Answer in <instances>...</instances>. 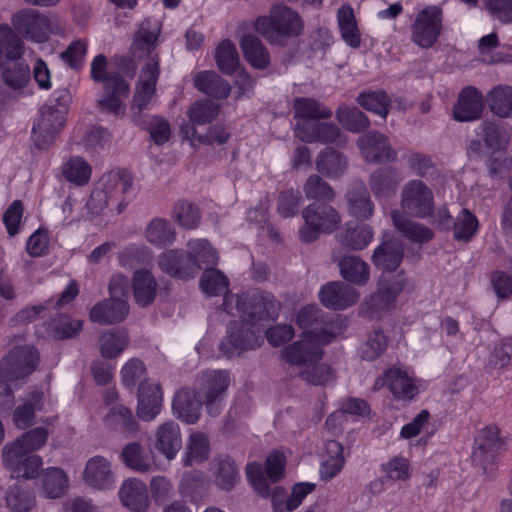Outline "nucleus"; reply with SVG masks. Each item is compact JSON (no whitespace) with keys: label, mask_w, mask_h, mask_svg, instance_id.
I'll use <instances>...</instances> for the list:
<instances>
[{"label":"nucleus","mask_w":512,"mask_h":512,"mask_svg":"<svg viewBox=\"0 0 512 512\" xmlns=\"http://www.w3.org/2000/svg\"><path fill=\"white\" fill-rule=\"evenodd\" d=\"M223 308L227 314L240 318L227 325L219 346L227 357H233L261 346L264 322L277 318L280 303L268 292H242L226 295Z\"/></svg>","instance_id":"f257e3e1"},{"label":"nucleus","mask_w":512,"mask_h":512,"mask_svg":"<svg viewBox=\"0 0 512 512\" xmlns=\"http://www.w3.org/2000/svg\"><path fill=\"white\" fill-rule=\"evenodd\" d=\"M317 338L303 336L300 340L285 346L281 358L288 365L297 369V375L312 385H325L333 378L330 366L321 362L324 351Z\"/></svg>","instance_id":"f03ea898"},{"label":"nucleus","mask_w":512,"mask_h":512,"mask_svg":"<svg viewBox=\"0 0 512 512\" xmlns=\"http://www.w3.org/2000/svg\"><path fill=\"white\" fill-rule=\"evenodd\" d=\"M23 43L11 27L0 24V67L4 84L22 90L30 80V68L22 58Z\"/></svg>","instance_id":"7ed1b4c3"},{"label":"nucleus","mask_w":512,"mask_h":512,"mask_svg":"<svg viewBox=\"0 0 512 512\" xmlns=\"http://www.w3.org/2000/svg\"><path fill=\"white\" fill-rule=\"evenodd\" d=\"M256 31L271 43H280L285 38L296 37L303 30L299 14L285 5H275L268 16L258 17Z\"/></svg>","instance_id":"20e7f679"},{"label":"nucleus","mask_w":512,"mask_h":512,"mask_svg":"<svg viewBox=\"0 0 512 512\" xmlns=\"http://www.w3.org/2000/svg\"><path fill=\"white\" fill-rule=\"evenodd\" d=\"M100 189L91 194V202L98 201L100 207L108 204V199L119 200L117 210L124 211L133 195V177L124 169L104 174L99 181Z\"/></svg>","instance_id":"39448f33"},{"label":"nucleus","mask_w":512,"mask_h":512,"mask_svg":"<svg viewBox=\"0 0 512 512\" xmlns=\"http://www.w3.org/2000/svg\"><path fill=\"white\" fill-rule=\"evenodd\" d=\"M304 225L299 229L301 241H315L321 233H332L341 223L339 213L325 203H312L302 212Z\"/></svg>","instance_id":"423d86ee"},{"label":"nucleus","mask_w":512,"mask_h":512,"mask_svg":"<svg viewBox=\"0 0 512 512\" xmlns=\"http://www.w3.org/2000/svg\"><path fill=\"white\" fill-rule=\"evenodd\" d=\"M197 380L207 413L212 417L218 416L225 406V396L231 382L229 372L205 370L198 374Z\"/></svg>","instance_id":"0eeeda50"},{"label":"nucleus","mask_w":512,"mask_h":512,"mask_svg":"<svg viewBox=\"0 0 512 512\" xmlns=\"http://www.w3.org/2000/svg\"><path fill=\"white\" fill-rule=\"evenodd\" d=\"M400 205L402 213L416 218L432 216L434 194L423 181L413 179L408 181L401 190Z\"/></svg>","instance_id":"6e6552de"},{"label":"nucleus","mask_w":512,"mask_h":512,"mask_svg":"<svg viewBox=\"0 0 512 512\" xmlns=\"http://www.w3.org/2000/svg\"><path fill=\"white\" fill-rule=\"evenodd\" d=\"M476 134L477 138L471 140L467 148V154L471 158L484 157L487 152L506 150L511 139L508 130L491 121H483Z\"/></svg>","instance_id":"1a4fd4ad"},{"label":"nucleus","mask_w":512,"mask_h":512,"mask_svg":"<svg viewBox=\"0 0 512 512\" xmlns=\"http://www.w3.org/2000/svg\"><path fill=\"white\" fill-rule=\"evenodd\" d=\"M55 18L41 14L33 8L19 10L12 16V25L28 39L44 43L53 30Z\"/></svg>","instance_id":"9d476101"},{"label":"nucleus","mask_w":512,"mask_h":512,"mask_svg":"<svg viewBox=\"0 0 512 512\" xmlns=\"http://www.w3.org/2000/svg\"><path fill=\"white\" fill-rule=\"evenodd\" d=\"M442 31V11L428 7L420 11L411 25V41L417 46L428 49L438 40Z\"/></svg>","instance_id":"9b49d317"},{"label":"nucleus","mask_w":512,"mask_h":512,"mask_svg":"<svg viewBox=\"0 0 512 512\" xmlns=\"http://www.w3.org/2000/svg\"><path fill=\"white\" fill-rule=\"evenodd\" d=\"M38 361L39 354L33 346H17L1 361L0 372L9 381L23 379L34 372Z\"/></svg>","instance_id":"f8f14e48"},{"label":"nucleus","mask_w":512,"mask_h":512,"mask_svg":"<svg viewBox=\"0 0 512 512\" xmlns=\"http://www.w3.org/2000/svg\"><path fill=\"white\" fill-rule=\"evenodd\" d=\"M296 323L304 329L303 336L317 338L322 343H331L335 336L329 318L315 305H308L300 309Z\"/></svg>","instance_id":"ddd939ff"},{"label":"nucleus","mask_w":512,"mask_h":512,"mask_svg":"<svg viewBox=\"0 0 512 512\" xmlns=\"http://www.w3.org/2000/svg\"><path fill=\"white\" fill-rule=\"evenodd\" d=\"M1 459L4 468L10 473L12 478L16 479H35L43 465L41 456L32 453H22L7 447L2 448Z\"/></svg>","instance_id":"4468645a"},{"label":"nucleus","mask_w":512,"mask_h":512,"mask_svg":"<svg viewBox=\"0 0 512 512\" xmlns=\"http://www.w3.org/2000/svg\"><path fill=\"white\" fill-rule=\"evenodd\" d=\"M66 116L63 110L55 112L53 106H43L32 128V140L35 145L43 149L53 142L63 128Z\"/></svg>","instance_id":"2eb2a0df"},{"label":"nucleus","mask_w":512,"mask_h":512,"mask_svg":"<svg viewBox=\"0 0 512 512\" xmlns=\"http://www.w3.org/2000/svg\"><path fill=\"white\" fill-rule=\"evenodd\" d=\"M357 146L364 159L369 162H394L397 159V152L391 147L388 138L377 131L360 136Z\"/></svg>","instance_id":"dca6fc26"},{"label":"nucleus","mask_w":512,"mask_h":512,"mask_svg":"<svg viewBox=\"0 0 512 512\" xmlns=\"http://www.w3.org/2000/svg\"><path fill=\"white\" fill-rule=\"evenodd\" d=\"M503 446L504 442L499 435V429L496 426L485 427L475 438L472 460L476 465L485 468L495 459Z\"/></svg>","instance_id":"f3484780"},{"label":"nucleus","mask_w":512,"mask_h":512,"mask_svg":"<svg viewBox=\"0 0 512 512\" xmlns=\"http://www.w3.org/2000/svg\"><path fill=\"white\" fill-rule=\"evenodd\" d=\"M484 109L483 94L475 87L461 90L453 107V117L459 122H470L481 117Z\"/></svg>","instance_id":"a211bd4d"},{"label":"nucleus","mask_w":512,"mask_h":512,"mask_svg":"<svg viewBox=\"0 0 512 512\" xmlns=\"http://www.w3.org/2000/svg\"><path fill=\"white\" fill-rule=\"evenodd\" d=\"M218 253L206 239H194L187 243L186 261L190 278L194 277L198 272L205 268H212L218 263Z\"/></svg>","instance_id":"6ab92c4d"},{"label":"nucleus","mask_w":512,"mask_h":512,"mask_svg":"<svg viewBox=\"0 0 512 512\" xmlns=\"http://www.w3.org/2000/svg\"><path fill=\"white\" fill-rule=\"evenodd\" d=\"M321 303L333 310H344L355 304L359 298L357 291L340 281L330 282L319 291Z\"/></svg>","instance_id":"aec40b11"},{"label":"nucleus","mask_w":512,"mask_h":512,"mask_svg":"<svg viewBox=\"0 0 512 512\" xmlns=\"http://www.w3.org/2000/svg\"><path fill=\"white\" fill-rule=\"evenodd\" d=\"M332 260L337 263L340 275L348 282L363 286L370 277V267L359 256L342 255L339 249L332 251Z\"/></svg>","instance_id":"412c9836"},{"label":"nucleus","mask_w":512,"mask_h":512,"mask_svg":"<svg viewBox=\"0 0 512 512\" xmlns=\"http://www.w3.org/2000/svg\"><path fill=\"white\" fill-rule=\"evenodd\" d=\"M404 286L405 278L402 275L382 274L378 282V290L371 296V308L376 311L390 308Z\"/></svg>","instance_id":"4be33fe9"},{"label":"nucleus","mask_w":512,"mask_h":512,"mask_svg":"<svg viewBox=\"0 0 512 512\" xmlns=\"http://www.w3.org/2000/svg\"><path fill=\"white\" fill-rule=\"evenodd\" d=\"M162 392L157 383L145 380L138 389L137 416L145 422L154 420L160 413Z\"/></svg>","instance_id":"5701e85b"},{"label":"nucleus","mask_w":512,"mask_h":512,"mask_svg":"<svg viewBox=\"0 0 512 512\" xmlns=\"http://www.w3.org/2000/svg\"><path fill=\"white\" fill-rule=\"evenodd\" d=\"M83 478L87 485L99 490L109 489L115 483L111 462L100 455L93 456L87 461Z\"/></svg>","instance_id":"b1692460"},{"label":"nucleus","mask_w":512,"mask_h":512,"mask_svg":"<svg viewBox=\"0 0 512 512\" xmlns=\"http://www.w3.org/2000/svg\"><path fill=\"white\" fill-rule=\"evenodd\" d=\"M121 504L131 512H146L150 500L146 485L137 478L123 481L118 491Z\"/></svg>","instance_id":"393cba45"},{"label":"nucleus","mask_w":512,"mask_h":512,"mask_svg":"<svg viewBox=\"0 0 512 512\" xmlns=\"http://www.w3.org/2000/svg\"><path fill=\"white\" fill-rule=\"evenodd\" d=\"M385 383H387L394 397L398 399H412L419 392L414 379L407 371L398 367L387 370L383 379L376 380L375 387L378 388Z\"/></svg>","instance_id":"a878e982"},{"label":"nucleus","mask_w":512,"mask_h":512,"mask_svg":"<svg viewBox=\"0 0 512 512\" xmlns=\"http://www.w3.org/2000/svg\"><path fill=\"white\" fill-rule=\"evenodd\" d=\"M154 438L155 448L167 460L174 459L182 447L180 427L174 421H166L159 425L154 432Z\"/></svg>","instance_id":"bb28decb"},{"label":"nucleus","mask_w":512,"mask_h":512,"mask_svg":"<svg viewBox=\"0 0 512 512\" xmlns=\"http://www.w3.org/2000/svg\"><path fill=\"white\" fill-rule=\"evenodd\" d=\"M129 94V84L125 79H114L103 88V94L97 100V105L103 111L116 116L123 115L125 104L123 99Z\"/></svg>","instance_id":"cd10ccee"},{"label":"nucleus","mask_w":512,"mask_h":512,"mask_svg":"<svg viewBox=\"0 0 512 512\" xmlns=\"http://www.w3.org/2000/svg\"><path fill=\"white\" fill-rule=\"evenodd\" d=\"M129 313L125 298H110L96 304L90 311V319L102 325L123 321Z\"/></svg>","instance_id":"c85d7f7f"},{"label":"nucleus","mask_w":512,"mask_h":512,"mask_svg":"<svg viewBox=\"0 0 512 512\" xmlns=\"http://www.w3.org/2000/svg\"><path fill=\"white\" fill-rule=\"evenodd\" d=\"M391 219L396 230L411 242L422 244L434 237V232L422 223L416 222L399 210L391 212Z\"/></svg>","instance_id":"c756f323"},{"label":"nucleus","mask_w":512,"mask_h":512,"mask_svg":"<svg viewBox=\"0 0 512 512\" xmlns=\"http://www.w3.org/2000/svg\"><path fill=\"white\" fill-rule=\"evenodd\" d=\"M160 30L161 27L157 20L145 19L142 21L131 45L133 56L136 58H141L145 55L152 57Z\"/></svg>","instance_id":"7c9ffc66"},{"label":"nucleus","mask_w":512,"mask_h":512,"mask_svg":"<svg viewBox=\"0 0 512 512\" xmlns=\"http://www.w3.org/2000/svg\"><path fill=\"white\" fill-rule=\"evenodd\" d=\"M204 400L198 399L196 393L189 389H181L172 402L174 414L187 424H195L201 415Z\"/></svg>","instance_id":"2f4dec72"},{"label":"nucleus","mask_w":512,"mask_h":512,"mask_svg":"<svg viewBox=\"0 0 512 512\" xmlns=\"http://www.w3.org/2000/svg\"><path fill=\"white\" fill-rule=\"evenodd\" d=\"M401 181L402 177L395 168L385 167L370 175L369 187L376 198L386 199L396 193Z\"/></svg>","instance_id":"473e14b6"},{"label":"nucleus","mask_w":512,"mask_h":512,"mask_svg":"<svg viewBox=\"0 0 512 512\" xmlns=\"http://www.w3.org/2000/svg\"><path fill=\"white\" fill-rule=\"evenodd\" d=\"M44 406V394L38 389L31 390L25 402L19 405L13 412L12 418L18 429H26L33 424L35 413L41 411Z\"/></svg>","instance_id":"72a5a7b5"},{"label":"nucleus","mask_w":512,"mask_h":512,"mask_svg":"<svg viewBox=\"0 0 512 512\" xmlns=\"http://www.w3.org/2000/svg\"><path fill=\"white\" fill-rule=\"evenodd\" d=\"M132 290L138 305L145 307L151 304L157 294V282L149 270H136L132 276Z\"/></svg>","instance_id":"f704fd0d"},{"label":"nucleus","mask_w":512,"mask_h":512,"mask_svg":"<svg viewBox=\"0 0 512 512\" xmlns=\"http://www.w3.org/2000/svg\"><path fill=\"white\" fill-rule=\"evenodd\" d=\"M104 422L107 427L120 433L134 435L139 430V424L131 409L121 404L114 405L110 408L104 418Z\"/></svg>","instance_id":"c9c22d12"},{"label":"nucleus","mask_w":512,"mask_h":512,"mask_svg":"<svg viewBox=\"0 0 512 512\" xmlns=\"http://www.w3.org/2000/svg\"><path fill=\"white\" fill-rule=\"evenodd\" d=\"M315 489V484L308 482L297 483L293 486L291 495L284 499L278 490L272 495L274 512H292L297 509L303 500Z\"/></svg>","instance_id":"e433bc0d"},{"label":"nucleus","mask_w":512,"mask_h":512,"mask_svg":"<svg viewBox=\"0 0 512 512\" xmlns=\"http://www.w3.org/2000/svg\"><path fill=\"white\" fill-rule=\"evenodd\" d=\"M49 431L44 427H36L30 429L11 442L6 443L3 447L20 451L22 453H32L40 450L47 443Z\"/></svg>","instance_id":"4c0bfd02"},{"label":"nucleus","mask_w":512,"mask_h":512,"mask_svg":"<svg viewBox=\"0 0 512 512\" xmlns=\"http://www.w3.org/2000/svg\"><path fill=\"white\" fill-rule=\"evenodd\" d=\"M372 259L377 267L394 271L402 262L403 246L395 240L385 241L375 249Z\"/></svg>","instance_id":"58836bf2"},{"label":"nucleus","mask_w":512,"mask_h":512,"mask_svg":"<svg viewBox=\"0 0 512 512\" xmlns=\"http://www.w3.org/2000/svg\"><path fill=\"white\" fill-rule=\"evenodd\" d=\"M195 87L214 98L223 99L230 94V84L213 71H202L194 77Z\"/></svg>","instance_id":"ea45409f"},{"label":"nucleus","mask_w":512,"mask_h":512,"mask_svg":"<svg viewBox=\"0 0 512 512\" xmlns=\"http://www.w3.org/2000/svg\"><path fill=\"white\" fill-rule=\"evenodd\" d=\"M372 238L373 231L370 226L365 224H356L355 226L347 224L345 229L336 235L340 245L352 250L364 249Z\"/></svg>","instance_id":"a19ab883"},{"label":"nucleus","mask_w":512,"mask_h":512,"mask_svg":"<svg viewBox=\"0 0 512 512\" xmlns=\"http://www.w3.org/2000/svg\"><path fill=\"white\" fill-rule=\"evenodd\" d=\"M325 448L326 454L321 463L320 477L322 480L329 481L343 469L345 459L343 456V447L338 441H327Z\"/></svg>","instance_id":"79ce46f5"},{"label":"nucleus","mask_w":512,"mask_h":512,"mask_svg":"<svg viewBox=\"0 0 512 512\" xmlns=\"http://www.w3.org/2000/svg\"><path fill=\"white\" fill-rule=\"evenodd\" d=\"M337 20L343 41L351 48H358L361 44V34L352 7L341 6L337 12Z\"/></svg>","instance_id":"37998d69"},{"label":"nucleus","mask_w":512,"mask_h":512,"mask_svg":"<svg viewBox=\"0 0 512 512\" xmlns=\"http://www.w3.org/2000/svg\"><path fill=\"white\" fill-rule=\"evenodd\" d=\"M41 494L48 499L62 497L68 488V477L65 472L58 467H49L42 474Z\"/></svg>","instance_id":"c03bdc74"},{"label":"nucleus","mask_w":512,"mask_h":512,"mask_svg":"<svg viewBox=\"0 0 512 512\" xmlns=\"http://www.w3.org/2000/svg\"><path fill=\"white\" fill-rule=\"evenodd\" d=\"M347 159L340 152L331 148L324 149L316 159V169L329 178L341 176L347 169Z\"/></svg>","instance_id":"a18cd8bd"},{"label":"nucleus","mask_w":512,"mask_h":512,"mask_svg":"<svg viewBox=\"0 0 512 512\" xmlns=\"http://www.w3.org/2000/svg\"><path fill=\"white\" fill-rule=\"evenodd\" d=\"M240 46L245 59L255 68L264 69L270 64V56L263 43L255 35L246 34Z\"/></svg>","instance_id":"49530a36"},{"label":"nucleus","mask_w":512,"mask_h":512,"mask_svg":"<svg viewBox=\"0 0 512 512\" xmlns=\"http://www.w3.org/2000/svg\"><path fill=\"white\" fill-rule=\"evenodd\" d=\"M159 268L172 277L189 279L191 268H188L186 257L179 250H168L158 256Z\"/></svg>","instance_id":"de8ad7c7"},{"label":"nucleus","mask_w":512,"mask_h":512,"mask_svg":"<svg viewBox=\"0 0 512 512\" xmlns=\"http://www.w3.org/2000/svg\"><path fill=\"white\" fill-rule=\"evenodd\" d=\"M145 236L152 245L165 247L173 244L176 232L170 221L163 218H154L148 223Z\"/></svg>","instance_id":"09e8293b"},{"label":"nucleus","mask_w":512,"mask_h":512,"mask_svg":"<svg viewBox=\"0 0 512 512\" xmlns=\"http://www.w3.org/2000/svg\"><path fill=\"white\" fill-rule=\"evenodd\" d=\"M488 106L500 118L512 117V87L498 85L487 95Z\"/></svg>","instance_id":"8fccbe9b"},{"label":"nucleus","mask_w":512,"mask_h":512,"mask_svg":"<svg viewBox=\"0 0 512 512\" xmlns=\"http://www.w3.org/2000/svg\"><path fill=\"white\" fill-rule=\"evenodd\" d=\"M5 504L11 512H29L35 507L36 498L28 487L13 485L5 494Z\"/></svg>","instance_id":"3c124183"},{"label":"nucleus","mask_w":512,"mask_h":512,"mask_svg":"<svg viewBox=\"0 0 512 512\" xmlns=\"http://www.w3.org/2000/svg\"><path fill=\"white\" fill-rule=\"evenodd\" d=\"M293 108L295 118L302 120L328 119L332 116V111L329 108L311 98H296Z\"/></svg>","instance_id":"603ef678"},{"label":"nucleus","mask_w":512,"mask_h":512,"mask_svg":"<svg viewBox=\"0 0 512 512\" xmlns=\"http://www.w3.org/2000/svg\"><path fill=\"white\" fill-rule=\"evenodd\" d=\"M129 337L124 329L110 330L99 339L100 353L105 358H115L127 347Z\"/></svg>","instance_id":"864d4df0"},{"label":"nucleus","mask_w":512,"mask_h":512,"mask_svg":"<svg viewBox=\"0 0 512 512\" xmlns=\"http://www.w3.org/2000/svg\"><path fill=\"white\" fill-rule=\"evenodd\" d=\"M338 122L348 131L359 133L369 127L368 117L356 107L340 105L336 110Z\"/></svg>","instance_id":"5fc2aeb1"},{"label":"nucleus","mask_w":512,"mask_h":512,"mask_svg":"<svg viewBox=\"0 0 512 512\" xmlns=\"http://www.w3.org/2000/svg\"><path fill=\"white\" fill-rule=\"evenodd\" d=\"M172 218L181 228L191 230L198 227L201 214L194 203L179 200L173 207Z\"/></svg>","instance_id":"6e6d98bb"},{"label":"nucleus","mask_w":512,"mask_h":512,"mask_svg":"<svg viewBox=\"0 0 512 512\" xmlns=\"http://www.w3.org/2000/svg\"><path fill=\"white\" fill-rule=\"evenodd\" d=\"M209 440L205 433L192 432L187 441V452L184 464L190 466L194 463H201L208 458Z\"/></svg>","instance_id":"4d7b16f0"},{"label":"nucleus","mask_w":512,"mask_h":512,"mask_svg":"<svg viewBox=\"0 0 512 512\" xmlns=\"http://www.w3.org/2000/svg\"><path fill=\"white\" fill-rule=\"evenodd\" d=\"M91 166L80 156H73L64 162L62 174L64 178L76 185L88 183L91 177Z\"/></svg>","instance_id":"13d9d810"},{"label":"nucleus","mask_w":512,"mask_h":512,"mask_svg":"<svg viewBox=\"0 0 512 512\" xmlns=\"http://www.w3.org/2000/svg\"><path fill=\"white\" fill-rule=\"evenodd\" d=\"M359 105L367 111L373 112L382 118H386L389 113L391 100L382 90L364 91L357 97Z\"/></svg>","instance_id":"bf43d9fd"},{"label":"nucleus","mask_w":512,"mask_h":512,"mask_svg":"<svg viewBox=\"0 0 512 512\" xmlns=\"http://www.w3.org/2000/svg\"><path fill=\"white\" fill-rule=\"evenodd\" d=\"M121 459L130 469L145 473L151 468V461L140 443L127 444L121 453Z\"/></svg>","instance_id":"052dcab7"},{"label":"nucleus","mask_w":512,"mask_h":512,"mask_svg":"<svg viewBox=\"0 0 512 512\" xmlns=\"http://www.w3.org/2000/svg\"><path fill=\"white\" fill-rule=\"evenodd\" d=\"M239 481V472L232 459L220 457L215 467V483L223 490L232 489Z\"/></svg>","instance_id":"680f3d73"},{"label":"nucleus","mask_w":512,"mask_h":512,"mask_svg":"<svg viewBox=\"0 0 512 512\" xmlns=\"http://www.w3.org/2000/svg\"><path fill=\"white\" fill-rule=\"evenodd\" d=\"M200 287L209 296H219L228 291L229 280L220 270L207 268L201 276Z\"/></svg>","instance_id":"e2e57ef3"},{"label":"nucleus","mask_w":512,"mask_h":512,"mask_svg":"<svg viewBox=\"0 0 512 512\" xmlns=\"http://www.w3.org/2000/svg\"><path fill=\"white\" fill-rule=\"evenodd\" d=\"M479 222L468 209H462L453 224L454 238L457 241L468 242L476 234Z\"/></svg>","instance_id":"0e129e2a"},{"label":"nucleus","mask_w":512,"mask_h":512,"mask_svg":"<svg viewBox=\"0 0 512 512\" xmlns=\"http://www.w3.org/2000/svg\"><path fill=\"white\" fill-rule=\"evenodd\" d=\"M484 157L489 175L500 179L512 168V154L508 150L487 152Z\"/></svg>","instance_id":"69168bd1"},{"label":"nucleus","mask_w":512,"mask_h":512,"mask_svg":"<svg viewBox=\"0 0 512 512\" xmlns=\"http://www.w3.org/2000/svg\"><path fill=\"white\" fill-rule=\"evenodd\" d=\"M350 213L358 218L367 219L372 216L374 206L364 186L348 194Z\"/></svg>","instance_id":"338daca9"},{"label":"nucleus","mask_w":512,"mask_h":512,"mask_svg":"<svg viewBox=\"0 0 512 512\" xmlns=\"http://www.w3.org/2000/svg\"><path fill=\"white\" fill-rule=\"evenodd\" d=\"M215 58L219 69L226 74L234 73L239 65L238 52L229 40H224L218 45Z\"/></svg>","instance_id":"774afa93"}]
</instances>
